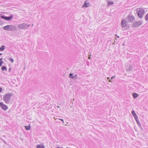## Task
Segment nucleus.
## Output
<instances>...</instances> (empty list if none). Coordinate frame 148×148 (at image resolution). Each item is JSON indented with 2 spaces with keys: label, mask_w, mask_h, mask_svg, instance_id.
I'll use <instances>...</instances> for the list:
<instances>
[{
  "label": "nucleus",
  "mask_w": 148,
  "mask_h": 148,
  "mask_svg": "<svg viewBox=\"0 0 148 148\" xmlns=\"http://www.w3.org/2000/svg\"><path fill=\"white\" fill-rule=\"evenodd\" d=\"M59 119L63 123H64V120H63V119Z\"/></svg>",
  "instance_id": "cd10ccee"
},
{
  "label": "nucleus",
  "mask_w": 148,
  "mask_h": 148,
  "mask_svg": "<svg viewBox=\"0 0 148 148\" xmlns=\"http://www.w3.org/2000/svg\"><path fill=\"white\" fill-rule=\"evenodd\" d=\"M5 46L4 45H2L1 47H0V51H3L5 49Z\"/></svg>",
  "instance_id": "2eb2a0df"
},
{
  "label": "nucleus",
  "mask_w": 148,
  "mask_h": 148,
  "mask_svg": "<svg viewBox=\"0 0 148 148\" xmlns=\"http://www.w3.org/2000/svg\"><path fill=\"white\" fill-rule=\"evenodd\" d=\"M12 96L13 94L12 93H8L5 94L3 97V100L6 103H8Z\"/></svg>",
  "instance_id": "f257e3e1"
},
{
  "label": "nucleus",
  "mask_w": 148,
  "mask_h": 148,
  "mask_svg": "<svg viewBox=\"0 0 148 148\" xmlns=\"http://www.w3.org/2000/svg\"><path fill=\"white\" fill-rule=\"evenodd\" d=\"M114 4V2L112 1H109L108 2V5H110Z\"/></svg>",
  "instance_id": "412c9836"
},
{
  "label": "nucleus",
  "mask_w": 148,
  "mask_h": 148,
  "mask_svg": "<svg viewBox=\"0 0 148 148\" xmlns=\"http://www.w3.org/2000/svg\"><path fill=\"white\" fill-rule=\"evenodd\" d=\"M69 77L74 79H76L78 78L77 75H74V74L71 73L69 74Z\"/></svg>",
  "instance_id": "1a4fd4ad"
},
{
  "label": "nucleus",
  "mask_w": 148,
  "mask_h": 148,
  "mask_svg": "<svg viewBox=\"0 0 148 148\" xmlns=\"http://www.w3.org/2000/svg\"><path fill=\"white\" fill-rule=\"evenodd\" d=\"M30 125L28 126H25V128L27 130H29L30 129Z\"/></svg>",
  "instance_id": "dca6fc26"
},
{
  "label": "nucleus",
  "mask_w": 148,
  "mask_h": 148,
  "mask_svg": "<svg viewBox=\"0 0 148 148\" xmlns=\"http://www.w3.org/2000/svg\"><path fill=\"white\" fill-rule=\"evenodd\" d=\"M2 53H0V55H2Z\"/></svg>",
  "instance_id": "4c0bfd02"
},
{
  "label": "nucleus",
  "mask_w": 148,
  "mask_h": 148,
  "mask_svg": "<svg viewBox=\"0 0 148 148\" xmlns=\"http://www.w3.org/2000/svg\"><path fill=\"white\" fill-rule=\"evenodd\" d=\"M1 18L3 19H4L6 21H10L12 19L13 16L11 15L9 16H6L4 15H1L0 17Z\"/></svg>",
  "instance_id": "20e7f679"
},
{
  "label": "nucleus",
  "mask_w": 148,
  "mask_h": 148,
  "mask_svg": "<svg viewBox=\"0 0 148 148\" xmlns=\"http://www.w3.org/2000/svg\"><path fill=\"white\" fill-rule=\"evenodd\" d=\"M3 58H0V66H1L3 62L2 61Z\"/></svg>",
  "instance_id": "6ab92c4d"
},
{
  "label": "nucleus",
  "mask_w": 148,
  "mask_h": 148,
  "mask_svg": "<svg viewBox=\"0 0 148 148\" xmlns=\"http://www.w3.org/2000/svg\"><path fill=\"white\" fill-rule=\"evenodd\" d=\"M135 120H136V122H138V121H139L138 120V119H135Z\"/></svg>",
  "instance_id": "473e14b6"
},
{
  "label": "nucleus",
  "mask_w": 148,
  "mask_h": 148,
  "mask_svg": "<svg viewBox=\"0 0 148 148\" xmlns=\"http://www.w3.org/2000/svg\"><path fill=\"white\" fill-rule=\"evenodd\" d=\"M132 96L134 98H136L138 96V95L136 93H134L132 94Z\"/></svg>",
  "instance_id": "4468645a"
},
{
  "label": "nucleus",
  "mask_w": 148,
  "mask_h": 148,
  "mask_svg": "<svg viewBox=\"0 0 148 148\" xmlns=\"http://www.w3.org/2000/svg\"><path fill=\"white\" fill-rule=\"evenodd\" d=\"M9 60L12 63H13L14 62L13 59L11 58H9Z\"/></svg>",
  "instance_id": "b1692460"
},
{
  "label": "nucleus",
  "mask_w": 148,
  "mask_h": 148,
  "mask_svg": "<svg viewBox=\"0 0 148 148\" xmlns=\"http://www.w3.org/2000/svg\"><path fill=\"white\" fill-rule=\"evenodd\" d=\"M1 97H0V101L2 99V97H1Z\"/></svg>",
  "instance_id": "72a5a7b5"
},
{
  "label": "nucleus",
  "mask_w": 148,
  "mask_h": 148,
  "mask_svg": "<svg viewBox=\"0 0 148 148\" xmlns=\"http://www.w3.org/2000/svg\"><path fill=\"white\" fill-rule=\"evenodd\" d=\"M26 25L25 23L20 24L18 25V27L20 29H25L26 28Z\"/></svg>",
  "instance_id": "9d476101"
},
{
  "label": "nucleus",
  "mask_w": 148,
  "mask_h": 148,
  "mask_svg": "<svg viewBox=\"0 0 148 148\" xmlns=\"http://www.w3.org/2000/svg\"><path fill=\"white\" fill-rule=\"evenodd\" d=\"M136 123L138 125L140 123L139 121H138V122H136Z\"/></svg>",
  "instance_id": "c85d7f7f"
},
{
  "label": "nucleus",
  "mask_w": 148,
  "mask_h": 148,
  "mask_svg": "<svg viewBox=\"0 0 148 148\" xmlns=\"http://www.w3.org/2000/svg\"><path fill=\"white\" fill-rule=\"evenodd\" d=\"M145 19L146 21H147L148 20V13L145 15Z\"/></svg>",
  "instance_id": "4be33fe9"
},
{
  "label": "nucleus",
  "mask_w": 148,
  "mask_h": 148,
  "mask_svg": "<svg viewBox=\"0 0 148 148\" xmlns=\"http://www.w3.org/2000/svg\"><path fill=\"white\" fill-rule=\"evenodd\" d=\"M57 107L60 108V106H57Z\"/></svg>",
  "instance_id": "e433bc0d"
},
{
  "label": "nucleus",
  "mask_w": 148,
  "mask_h": 148,
  "mask_svg": "<svg viewBox=\"0 0 148 148\" xmlns=\"http://www.w3.org/2000/svg\"><path fill=\"white\" fill-rule=\"evenodd\" d=\"M0 106L1 109L4 111L6 110L8 108V107L3 103L2 102H0Z\"/></svg>",
  "instance_id": "6e6552de"
},
{
  "label": "nucleus",
  "mask_w": 148,
  "mask_h": 148,
  "mask_svg": "<svg viewBox=\"0 0 148 148\" xmlns=\"http://www.w3.org/2000/svg\"><path fill=\"white\" fill-rule=\"evenodd\" d=\"M3 23V22L2 21V20L0 18V25H2Z\"/></svg>",
  "instance_id": "393cba45"
},
{
  "label": "nucleus",
  "mask_w": 148,
  "mask_h": 148,
  "mask_svg": "<svg viewBox=\"0 0 148 148\" xmlns=\"http://www.w3.org/2000/svg\"><path fill=\"white\" fill-rule=\"evenodd\" d=\"M36 148H45V147L43 144H40L38 145Z\"/></svg>",
  "instance_id": "f8f14e48"
},
{
  "label": "nucleus",
  "mask_w": 148,
  "mask_h": 148,
  "mask_svg": "<svg viewBox=\"0 0 148 148\" xmlns=\"http://www.w3.org/2000/svg\"><path fill=\"white\" fill-rule=\"evenodd\" d=\"M128 22L131 23L135 20L134 16L132 15H129L125 18Z\"/></svg>",
  "instance_id": "7ed1b4c3"
},
{
  "label": "nucleus",
  "mask_w": 148,
  "mask_h": 148,
  "mask_svg": "<svg viewBox=\"0 0 148 148\" xmlns=\"http://www.w3.org/2000/svg\"><path fill=\"white\" fill-rule=\"evenodd\" d=\"M61 110V109L60 108V110H59V111H60Z\"/></svg>",
  "instance_id": "a19ab883"
},
{
  "label": "nucleus",
  "mask_w": 148,
  "mask_h": 148,
  "mask_svg": "<svg viewBox=\"0 0 148 148\" xmlns=\"http://www.w3.org/2000/svg\"><path fill=\"white\" fill-rule=\"evenodd\" d=\"M139 127L142 130V126H141V124L140 123L138 125Z\"/></svg>",
  "instance_id": "a878e982"
},
{
  "label": "nucleus",
  "mask_w": 148,
  "mask_h": 148,
  "mask_svg": "<svg viewBox=\"0 0 148 148\" xmlns=\"http://www.w3.org/2000/svg\"><path fill=\"white\" fill-rule=\"evenodd\" d=\"M110 78V77H108V79H109Z\"/></svg>",
  "instance_id": "79ce46f5"
},
{
  "label": "nucleus",
  "mask_w": 148,
  "mask_h": 148,
  "mask_svg": "<svg viewBox=\"0 0 148 148\" xmlns=\"http://www.w3.org/2000/svg\"><path fill=\"white\" fill-rule=\"evenodd\" d=\"M134 119H138V116H137V115H136V116H135L134 117Z\"/></svg>",
  "instance_id": "bb28decb"
},
{
  "label": "nucleus",
  "mask_w": 148,
  "mask_h": 148,
  "mask_svg": "<svg viewBox=\"0 0 148 148\" xmlns=\"http://www.w3.org/2000/svg\"><path fill=\"white\" fill-rule=\"evenodd\" d=\"M128 22L127 21V20H125V19H123L122 20L121 25L122 27H127V23Z\"/></svg>",
  "instance_id": "0eeeda50"
},
{
  "label": "nucleus",
  "mask_w": 148,
  "mask_h": 148,
  "mask_svg": "<svg viewBox=\"0 0 148 148\" xmlns=\"http://www.w3.org/2000/svg\"><path fill=\"white\" fill-rule=\"evenodd\" d=\"M2 91V88L0 87V92H1Z\"/></svg>",
  "instance_id": "c756f323"
},
{
  "label": "nucleus",
  "mask_w": 148,
  "mask_h": 148,
  "mask_svg": "<svg viewBox=\"0 0 148 148\" xmlns=\"http://www.w3.org/2000/svg\"><path fill=\"white\" fill-rule=\"evenodd\" d=\"M9 29V31H12L14 30L16 31L17 29V27L14 25H8Z\"/></svg>",
  "instance_id": "423d86ee"
},
{
  "label": "nucleus",
  "mask_w": 148,
  "mask_h": 148,
  "mask_svg": "<svg viewBox=\"0 0 148 148\" xmlns=\"http://www.w3.org/2000/svg\"><path fill=\"white\" fill-rule=\"evenodd\" d=\"M30 25H26V28H27V27H28L29 26H30Z\"/></svg>",
  "instance_id": "7c9ffc66"
},
{
  "label": "nucleus",
  "mask_w": 148,
  "mask_h": 148,
  "mask_svg": "<svg viewBox=\"0 0 148 148\" xmlns=\"http://www.w3.org/2000/svg\"><path fill=\"white\" fill-rule=\"evenodd\" d=\"M56 148H63V147H57Z\"/></svg>",
  "instance_id": "c9c22d12"
},
{
  "label": "nucleus",
  "mask_w": 148,
  "mask_h": 148,
  "mask_svg": "<svg viewBox=\"0 0 148 148\" xmlns=\"http://www.w3.org/2000/svg\"><path fill=\"white\" fill-rule=\"evenodd\" d=\"M142 24V23L140 21H135L132 24V26L134 27H139Z\"/></svg>",
  "instance_id": "39448f33"
},
{
  "label": "nucleus",
  "mask_w": 148,
  "mask_h": 148,
  "mask_svg": "<svg viewBox=\"0 0 148 148\" xmlns=\"http://www.w3.org/2000/svg\"><path fill=\"white\" fill-rule=\"evenodd\" d=\"M90 5V4L89 3V2H87L86 1L83 5L82 6L83 7L87 8Z\"/></svg>",
  "instance_id": "9b49d317"
},
{
  "label": "nucleus",
  "mask_w": 148,
  "mask_h": 148,
  "mask_svg": "<svg viewBox=\"0 0 148 148\" xmlns=\"http://www.w3.org/2000/svg\"><path fill=\"white\" fill-rule=\"evenodd\" d=\"M137 14L139 17L140 18H142L144 14L145 11L144 9L140 8L138 9L137 10Z\"/></svg>",
  "instance_id": "f03ea898"
},
{
  "label": "nucleus",
  "mask_w": 148,
  "mask_h": 148,
  "mask_svg": "<svg viewBox=\"0 0 148 148\" xmlns=\"http://www.w3.org/2000/svg\"><path fill=\"white\" fill-rule=\"evenodd\" d=\"M1 69L3 71H4V70H5L6 71L7 70V68L5 66H3L1 67Z\"/></svg>",
  "instance_id": "f3484780"
},
{
  "label": "nucleus",
  "mask_w": 148,
  "mask_h": 148,
  "mask_svg": "<svg viewBox=\"0 0 148 148\" xmlns=\"http://www.w3.org/2000/svg\"><path fill=\"white\" fill-rule=\"evenodd\" d=\"M115 78V76H113L112 77H111V79H109V82H111V81H112V80H113V79L114 78Z\"/></svg>",
  "instance_id": "5701e85b"
},
{
  "label": "nucleus",
  "mask_w": 148,
  "mask_h": 148,
  "mask_svg": "<svg viewBox=\"0 0 148 148\" xmlns=\"http://www.w3.org/2000/svg\"><path fill=\"white\" fill-rule=\"evenodd\" d=\"M148 57V55H147Z\"/></svg>",
  "instance_id": "37998d69"
},
{
  "label": "nucleus",
  "mask_w": 148,
  "mask_h": 148,
  "mask_svg": "<svg viewBox=\"0 0 148 148\" xmlns=\"http://www.w3.org/2000/svg\"><path fill=\"white\" fill-rule=\"evenodd\" d=\"M132 114L133 115L134 117L137 115V114L135 113V111L134 110H132Z\"/></svg>",
  "instance_id": "aec40b11"
},
{
  "label": "nucleus",
  "mask_w": 148,
  "mask_h": 148,
  "mask_svg": "<svg viewBox=\"0 0 148 148\" xmlns=\"http://www.w3.org/2000/svg\"><path fill=\"white\" fill-rule=\"evenodd\" d=\"M115 35H116V36L117 37H118V38H119V36H117L116 34H115Z\"/></svg>",
  "instance_id": "f704fd0d"
},
{
  "label": "nucleus",
  "mask_w": 148,
  "mask_h": 148,
  "mask_svg": "<svg viewBox=\"0 0 148 148\" xmlns=\"http://www.w3.org/2000/svg\"><path fill=\"white\" fill-rule=\"evenodd\" d=\"M114 43H112V45H114Z\"/></svg>",
  "instance_id": "ea45409f"
},
{
  "label": "nucleus",
  "mask_w": 148,
  "mask_h": 148,
  "mask_svg": "<svg viewBox=\"0 0 148 148\" xmlns=\"http://www.w3.org/2000/svg\"><path fill=\"white\" fill-rule=\"evenodd\" d=\"M133 69V67L132 66L130 65L129 66L128 69H127V70L129 71H130L132 70Z\"/></svg>",
  "instance_id": "a211bd4d"
},
{
  "label": "nucleus",
  "mask_w": 148,
  "mask_h": 148,
  "mask_svg": "<svg viewBox=\"0 0 148 148\" xmlns=\"http://www.w3.org/2000/svg\"><path fill=\"white\" fill-rule=\"evenodd\" d=\"M8 26L7 25L3 27V29L5 30H7L9 31V28H8Z\"/></svg>",
  "instance_id": "ddd939ff"
},
{
  "label": "nucleus",
  "mask_w": 148,
  "mask_h": 148,
  "mask_svg": "<svg viewBox=\"0 0 148 148\" xmlns=\"http://www.w3.org/2000/svg\"><path fill=\"white\" fill-rule=\"evenodd\" d=\"M11 68H10L9 69V70H9V72H10V70H11Z\"/></svg>",
  "instance_id": "2f4dec72"
},
{
  "label": "nucleus",
  "mask_w": 148,
  "mask_h": 148,
  "mask_svg": "<svg viewBox=\"0 0 148 148\" xmlns=\"http://www.w3.org/2000/svg\"><path fill=\"white\" fill-rule=\"evenodd\" d=\"M91 58V57H89L88 58L89 59H90Z\"/></svg>",
  "instance_id": "58836bf2"
}]
</instances>
